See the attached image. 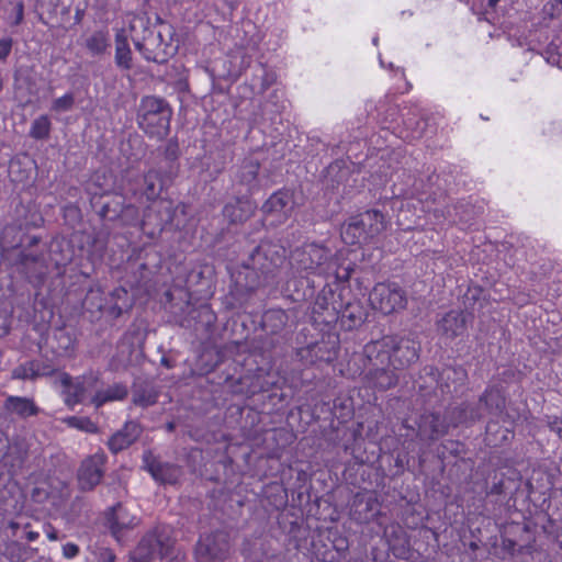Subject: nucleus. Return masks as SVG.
I'll list each match as a JSON object with an SVG mask.
<instances>
[{
    "mask_svg": "<svg viewBox=\"0 0 562 562\" xmlns=\"http://www.w3.org/2000/svg\"><path fill=\"white\" fill-rule=\"evenodd\" d=\"M56 383L61 387V395L69 408L90 398V403L99 408L106 403L122 401L127 396V387L124 384L115 383L106 387H100L99 378L93 373L78 378H71L68 373H60Z\"/></svg>",
    "mask_w": 562,
    "mask_h": 562,
    "instance_id": "obj_1",
    "label": "nucleus"
},
{
    "mask_svg": "<svg viewBox=\"0 0 562 562\" xmlns=\"http://www.w3.org/2000/svg\"><path fill=\"white\" fill-rule=\"evenodd\" d=\"M132 41L146 60L166 63L177 52L171 25L159 22L148 27L143 16L128 19Z\"/></svg>",
    "mask_w": 562,
    "mask_h": 562,
    "instance_id": "obj_2",
    "label": "nucleus"
},
{
    "mask_svg": "<svg viewBox=\"0 0 562 562\" xmlns=\"http://www.w3.org/2000/svg\"><path fill=\"white\" fill-rule=\"evenodd\" d=\"M364 352L369 360L375 355L376 361L384 364L386 361L394 370L409 366L418 359V346L408 338L385 336L379 341L368 344Z\"/></svg>",
    "mask_w": 562,
    "mask_h": 562,
    "instance_id": "obj_3",
    "label": "nucleus"
},
{
    "mask_svg": "<svg viewBox=\"0 0 562 562\" xmlns=\"http://www.w3.org/2000/svg\"><path fill=\"white\" fill-rule=\"evenodd\" d=\"M386 228L384 216L379 211H367L351 217L341 228V238L348 245L360 244Z\"/></svg>",
    "mask_w": 562,
    "mask_h": 562,
    "instance_id": "obj_4",
    "label": "nucleus"
},
{
    "mask_svg": "<svg viewBox=\"0 0 562 562\" xmlns=\"http://www.w3.org/2000/svg\"><path fill=\"white\" fill-rule=\"evenodd\" d=\"M329 256V250L323 246L307 244L301 251H295L292 258L301 270L326 277L336 272V265Z\"/></svg>",
    "mask_w": 562,
    "mask_h": 562,
    "instance_id": "obj_5",
    "label": "nucleus"
},
{
    "mask_svg": "<svg viewBox=\"0 0 562 562\" xmlns=\"http://www.w3.org/2000/svg\"><path fill=\"white\" fill-rule=\"evenodd\" d=\"M228 533L216 531L201 535L194 550L196 562H224L229 554Z\"/></svg>",
    "mask_w": 562,
    "mask_h": 562,
    "instance_id": "obj_6",
    "label": "nucleus"
},
{
    "mask_svg": "<svg viewBox=\"0 0 562 562\" xmlns=\"http://www.w3.org/2000/svg\"><path fill=\"white\" fill-rule=\"evenodd\" d=\"M372 308L384 315L397 312L406 306L407 300L404 290L396 283H378L369 296Z\"/></svg>",
    "mask_w": 562,
    "mask_h": 562,
    "instance_id": "obj_7",
    "label": "nucleus"
},
{
    "mask_svg": "<svg viewBox=\"0 0 562 562\" xmlns=\"http://www.w3.org/2000/svg\"><path fill=\"white\" fill-rule=\"evenodd\" d=\"M138 524L139 518L123 504H117L105 512V525L117 541H121L124 535Z\"/></svg>",
    "mask_w": 562,
    "mask_h": 562,
    "instance_id": "obj_8",
    "label": "nucleus"
},
{
    "mask_svg": "<svg viewBox=\"0 0 562 562\" xmlns=\"http://www.w3.org/2000/svg\"><path fill=\"white\" fill-rule=\"evenodd\" d=\"M105 460L104 453H94L82 461L78 470V483L81 490H92L100 483Z\"/></svg>",
    "mask_w": 562,
    "mask_h": 562,
    "instance_id": "obj_9",
    "label": "nucleus"
},
{
    "mask_svg": "<svg viewBox=\"0 0 562 562\" xmlns=\"http://www.w3.org/2000/svg\"><path fill=\"white\" fill-rule=\"evenodd\" d=\"M293 205V193L290 190H280L266 201L262 209L267 215L276 216V220L271 221L274 223L285 220L291 214Z\"/></svg>",
    "mask_w": 562,
    "mask_h": 562,
    "instance_id": "obj_10",
    "label": "nucleus"
},
{
    "mask_svg": "<svg viewBox=\"0 0 562 562\" xmlns=\"http://www.w3.org/2000/svg\"><path fill=\"white\" fill-rule=\"evenodd\" d=\"M151 539L150 553H154V560L159 559L160 562H183L184 551L177 547L170 539Z\"/></svg>",
    "mask_w": 562,
    "mask_h": 562,
    "instance_id": "obj_11",
    "label": "nucleus"
},
{
    "mask_svg": "<svg viewBox=\"0 0 562 562\" xmlns=\"http://www.w3.org/2000/svg\"><path fill=\"white\" fill-rule=\"evenodd\" d=\"M144 462L146 464V469L157 482L175 484L180 476L179 468L168 463L156 462L155 460H151L150 453H146L144 456Z\"/></svg>",
    "mask_w": 562,
    "mask_h": 562,
    "instance_id": "obj_12",
    "label": "nucleus"
},
{
    "mask_svg": "<svg viewBox=\"0 0 562 562\" xmlns=\"http://www.w3.org/2000/svg\"><path fill=\"white\" fill-rule=\"evenodd\" d=\"M171 111H162L160 115L142 116L139 127L150 136L164 138L170 127Z\"/></svg>",
    "mask_w": 562,
    "mask_h": 562,
    "instance_id": "obj_13",
    "label": "nucleus"
},
{
    "mask_svg": "<svg viewBox=\"0 0 562 562\" xmlns=\"http://www.w3.org/2000/svg\"><path fill=\"white\" fill-rule=\"evenodd\" d=\"M140 435V426L136 422L125 423L123 429L115 432L108 445L112 452L116 453L132 445Z\"/></svg>",
    "mask_w": 562,
    "mask_h": 562,
    "instance_id": "obj_14",
    "label": "nucleus"
},
{
    "mask_svg": "<svg viewBox=\"0 0 562 562\" xmlns=\"http://www.w3.org/2000/svg\"><path fill=\"white\" fill-rule=\"evenodd\" d=\"M448 425L438 415L427 414L422 416L418 424V436L422 439L435 440L443 436L448 430Z\"/></svg>",
    "mask_w": 562,
    "mask_h": 562,
    "instance_id": "obj_15",
    "label": "nucleus"
},
{
    "mask_svg": "<svg viewBox=\"0 0 562 562\" xmlns=\"http://www.w3.org/2000/svg\"><path fill=\"white\" fill-rule=\"evenodd\" d=\"M53 371L54 369L49 364L43 361L32 360L18 366L12 371V375L14 379L33 380L40 376L49 375Z\"/></svg>",
    "mask_w": 562,
    "mask_h": 562,
    "instance_id": "obj_16",
    "label": "nucleus"
},
{
    "mask_svg": "<svg viewBox=\"0 0 562 562\" xmlns=\"http://www.w3.org/2000/svg\"><path fill=\"white\" fill-rule=\"evenodd\" d=\"M467 317L462 312L451 311L439 322L440 331L447 337L461 335L465 329Z\"/></svg>",
    "mask_w": 562,
    "mask_h": 562,
    "instance_id": "obj_17",
    "label": "nucleus"
},
{
    "mask_svg": "<svg viewBox=\"0 0 562 562\" xmlns=\"http://www.w3.org/2000/svg\"><path fill=\"white\" fill-rule=\"evenodd\" d=\"M85 48L92 55L99 56L106 53L110 47V35L106 30H95L83 37Z\"/></svg>",
    "mask_w": 562,
    "mask_h": 562,
    "instance_id": "obj_18",
    "label": "nucleus"
},
{
    "mask_svg": "<svg viewBox=\"0 0 562 562\" xmlns=\"http://www.w3.org/2000/svg\"><path fill=\"white\" fill-rule=\"evenodd\" d=\"M335 299V293L331 290H323L316 297L313 311L314 313L321 314L325 312L329 317L328 321L335 319L340 313L341 304Z\"/></svg>",
    "mask_w": 562,
    "mask_h": 562,
    "instance_id": "obj_19",
    "label": "nucleus"
},
{
    "mask_svg": "<svg viewBox=\"0 0 562 562\" xmlns=\"http://www.w3.org/2000/svg\"><path fill=\"white\" fill-rule=\"evenodd\" d=\"M115 63L119 67L130 69L132 66V53L128 45L127 31L122 29L115 34Z\"/></svg>",
    "mask_w": 562,
    "mask_h": 562,
    "instance_id": "obj_20",
    "label": "nucleus"
},
{
    "mask_svg": "<svg viewBox=\"0 0 562 562\" xmlns=\"http://www.w3.org/2000/svg\"><path fill=\"white\" fill-rule=\"evenodd\" d=\"M5 408L22 417L34 416L38 413V408L31 398L20 396H9Z\"/></svg>",
    "mask_w": 562,
    "mask_h": 562,
    "instance_id": "obj_21",
    "label": "nucleus"
},
{
    "mask_svg": "<svg viewBox=\"0 0 562 562\" xmlns=\"http://www.w3.org/2000/svg\"><path fill=\"white\" fill-rule=\"evenodd\" d=\"M255 210L250 200H237L235 204H226L223 212L231 222H241L246 220Z\"/></svg>",
    "mask_w": 562,
    "mask_h": 562,
    "instance_id": "obj_22",
    "label": "nucleus"
},
{
    "mask_svg": "<svg viewBox=\"0 0 562 562\" xmlns=\"http://www.w3.org/2000/svg\"><path fill=\"white\" fill-rule=\"evenodd\" d=\"M481 403L491 414H501L505 407V397L499 389L491 387L482 396Z\"/></svg>",
    "mask_w": 562,
    "mask_h": 562,
    "instance_id": "obj_23",
    "label": "nucleus"
},
{
    "mask_svg": "<svg viewBox=\"0 0 562 562\" xmlns=\"http://www.w3.org/2000/svg\"><path fill=\"white\" fill-rule=\"evenodd\" d=\"M373 362V366L378 367L381 364L379 361H376L375 353L373 355V358L371 360ZM374 384L376 387L381 390H386L392 387L396 384L398 376L394 373V369H385V368H375L374 372Z\"/></svg>",
    "mask_w": 562,
    "mask_h": 562,
    "instance_id": "obj_24",
    "label": "nucleus"
},
{
    "mask_svg": "<svg viewBox=\"0 0 562 562\" xmlns=\"http://www.w3.org/2000/svg\"><path fill=\"white\" fill-rule=\"evenodd\" d=\"M162 111H170L162 99L146 97L140 102L138 119L142 116L160 115Z\"/></svg>",
    "mask_w": 562,
    "mask_h": 562,
    "instance_id": "obj_25",
    "label": "nucleus"
},
{
    "mask_svg": "<svg viewBox=\"0 0 562 562\" xmlns=\"http://www.w3.org/2000/svg\"><path fill=\"white\" fill-rule=\"evenodd\" d=\"M68 427L75 428L88 434H95L98 426L89 417L68 416L61 419Z\"/></svg>",
    "mask_w": 562,
    "mask_h": 562,
    "instance_id": "obj_26",
    "label": "nucleus"
},
{
    "mask_svg": "<svg viewBox=\"0 0 562 562\" xmlns=\"http://www.w3.org/2000/svg\"><path fill=\"white\" fill-rule=\"evenodd\" d=\"M151 539L145 538L140 541L136 550L132 553L128 562H151L154 561V553H150Z\"/></svg>",
    "mask_w": 562,
    "mask_h": 562,
    "instance_id": "obj_27",
    "label": "nucleus"
},
{
    "mask_svg": "<svg viewBox=\"0 0 562 562\" xmlns=\"http://www.w3.org/2000/svg\"><path fill=\"white\" fill-rule=\"evenodd\" d=\"M49 131L50 121L47 115H42L32 123L30 134L36 139H42L48 136Z\"/></svg>",
    "mask_w": 562,
    "mask_h": 562,
    "instance_id": "obj_28",
    "label": "nucleus"
},
{
    "mask_svg": "<svg viewBox=\"0 0 562 562\" xmlns=\"http://www.w3.org/2000/svg\"><path fill=\"white\" fill-rule=\"evenodd\" d=\"M259 171V165L255 161L246 162L241 166L239 171V180L241 183L252 186Z\"/></svg>",
    "mask_w": 562,
    "mask_h": 562,
    "instance_id": "obj_29",
    "label": "nucleus"
},
{
    "mask_svg": "<svg viewBox=\"0 0 562 562\" xmlns=\"http://www.w3.org/2000/svg\"><path fill=\"white\" fill-rule=\"evenodd\" d=\"M90 562H114L115 555L108 548H97L91 551L90 557L88 558Z\"/></svg>",
    "mask_w": 562,
    "mask_h": 562,
    "instance_id": "obj_30",
    "label": "nucleus"
},
{
    "mask_svg": "<svg viewBox=\"0 0 562 562\" xmlns=\"http://www.w3.org/2000/svg\"><path fill=\"white\" fill-rule=\"evenodd\" d=\"M74 101V95L71 93H66L54 101L52 109L57 112L68 111L71 109Z\"/></svg>",
    "mask_w": 562,
    "mask_h": 562,
    "instance_id": "obj_31",
    "label": "nucleus"
},
{
    "mask_svg": "<svg viewBox=\"0 0 562 562\" xmlns=\"http://www.w3.org/2000/svg\"><path fill=\"white\" fill-rule=\"evenodd\" d=\"M157 179V176L155 172H148L145 177H144V181L145 183L147 184V188H146V191H145V194L147 195L148 199H151L154 196H156L158 194V189L154 182V180Z\"/></svg>",
    "mask_w": 562,
    "mask_h": 562,
    "instance_id": "obj_32",
    "label": "nucleus"
},
{
    "mask_svg": "<svg viewBox=\"0 0 562 562\" xmlns=\"http://www.w3.org/2000/svg\"><path fill=\"white\" fill-rule=\"evenodd\" d=\"M23 19H24V5L20 1L16 3L13 13H11L8 16V22L10 23V25L15 26V25H19L20 23H22Z\"/></svg>",
    "mask_w": 562,
    "mask_h": 562,
    "instance_id": "obj_33",
    "label": "nucleus"
},
{
    "mask_svg": "<svg viewBox=\"0 0 562 562\" xmlns=\"http://www.w3.org/2000/svg\"><path fill=\"white\" fill-rule=\"evenodd\" d=\"M13 46V41L11 37L0 38V61L5 60V58L10 55Z\"/></svg>",
    "mask_w": 562,
    "mask_h": 562,
    "instance_id": "obj_34",
    "label": "nucleus"
},
{
    "mask_svg": "<svg viewBox=\"0 0 562 562\" xmlns=\"http://www.w3.org/2000/svg\"><path fill=\"white\" fill-rule=\"evenodd\" d=\"M134 402L140 406H149L156 402V394L151 392L148 394H135Z\"/></svg>",
    "mask_w": 562,
    "mask_h": 562,
    "instance_id": "obj_35",
    "label": "nucleus"
},
{
    "mask_svg": "<svg viewBox=\"0 0 562 562\" xmlns=\"http://www.w3.org/2000/svg\"><path fill=\"white\" fill-rule=\"evenodd\" d=\"M79 553V547L72 542H67L63 546V557L65 559H74Z\"/></svg>",
    "mask_w": 562,
    "mask_h": 562,
    "instance_id": "obj_36",
    "label": "nucleus"
},
{
    "mask_svg": "<svg viewBox=\"0 0 562 562\" xmlns=\"http://www.w3.org/2000/svg\"><path fill=\"white\" fill-rule=\"evenodd\" d=\"M276 256H271V258L269 259L270 260V263L273 266V267H278L279 265L282 263V258L284 256V252L285 250L284 249H277L276 251H273Z\"/></svg>",
    "mask_w": 562,
    "mask_h": 562,
    "instance_id": "obj_37",
    "label": "nucleus"
},
{
    "mask_svg": "<svg viewBox=\"0 0 562 562\" xmlns=\"http://www.w3.org/2000/svg\"><path fill=\"white\" fill-rule=\"evenodd\" d=\"M20 167V162L18 160H11L9 165V175L12 178L13 181H20L22 178L15 177V172L18 171Z\"/></svg>",
    "mask_w": 562,
    "mask_h": 562,
    "instance_id": "obj_38",
    "label": "nucleus"
},
{
    "mask_svg": "<svg viewBox=\"0 0 562 562\" xmlns=\"http://www.w3.org/2000/svg\"><path fill=\"white\" fill-rule=\"evenodd\" d=\"M271 252L270 245L261 244L256 250V257L263 255L268 259V255Z\"/></svg>",
    "mask_w": 562,
    "mask_h": 562,
    "instance_id": "obj_39",
    "label": "nucleus"
},
{
    "mask_svg": "<svg viewBox=\"0 0 562 562\" xmlns=\"http://www.w3.org/2000/svg\"><path fill=\"white\" fill-rule=\"evenodd\" d=\"M550 427L562 439V418L560 420L555 419L554 422H552L550 424Z\"/></svg>",
    "mask_w": 562,
    "mask_h": 562,
    "instance_id": "obj_40",
    "label": "nucleus"
},
{
    "mask_svg": "<svg viewBox=\"0 0 562 562\" xmlns=\"http://www.w3.org/2000/svg\"><path fill=\"white\" fill-rule=\"evenodd\" d=\"M45 532H46V536L47 538L50 540V541H56L58 539V532L55 528H53L52 526H47L45 528Z\"/></svg>",
    "mask_w": 562,
    "mask_h": 562,
    "instance_id": "obj_41",
    "label": "nucleus"
},
{
    "mask_svg": "<svg viewBox=\"0 0 562 562\" xmlns=\"http://www.w3.org/2000/svg\"><path fill=\"white\" fill-rule=\"evenodd\" d=\"M25 537H26L27 541L33 542L38 539L40 533L36 531H27Z\"/></svg>",
    "mask_w": 562,
    "mask_h": 562,
    "instance_id": "obj_42",
    "label": "nucleus"
},
{
    "mask_svg": "<svg viewBox=\"0 0 562 562\" xmlns=\"http://www.w3.org/2000/svg\"><path fill=\"white\" fill-rule=\"evenodd\" d=\"M451 373H453V374H456V375H459V378H460V379H461V378H463V375H464V373H463V371H462V370H459V371H457V370H447V371L445 372V374H446L447 379H450V374H451Z\"/></svg>",
    "mask_w": 562,
    "mask_h": 562,
    "instance_id": "obj_43",
    "label": "nucleus"
},
{
    "mask_svg": "<svg viewBox=\"0 0 562 562\" xmlns=\"http://www.w3.org/2000/svg\"><path fill=\"white\" fill-rule=\"evenodd\" d=\"M276 315L278 318L282 319L284 317L283 312L281 311H271L266 314V318H269L270 316Z\"/></svg>",
    "mask_w": 562,
    "mask_h": 562,
    "instance_id": "obj_44",
    "label": "nucleus"
},
{
    "mask_svg": "<svg viewBox=\"0 0 562 562\" xmlns=\"http://www.w3.org/2000/svg\"><path fill=\"white\" fill-rule=\"evenodd\" d=\"M20 525L15 521L9 522V528L12 530V535L14 536L16 533V530L19 529Z\"/></svg>",
    "mask_w": 562,
    "mask_h": 562,
    "instance_id": "obj_45",
    "label": "nucleus"
},
{
    "mask_svg": "<svg viewBox=\"0 0 562 562\" xmlns=\"http://www.w3.org/2000/svg\"><path fill=\"white\" fill-rule=\"evenodd\" d=\"M33 497L37 501H42L43 498L41 497V488L40 487H35L34 488V492H33Z\"/></svg>",
    "mask_w": 562,
    "mask_h": 562,
    "instance_id": "obj_46",
    "label": "nucleus"
},
{
    "mask_svg": "<svg viewBox=\"0 0 562 562\" xmlns=\"http://www.w3.org/2000/svg\"><path fill=\"white\" fill-rule=\"evenodd\" d=\"M403 124L405 125V127L407 130L412 128V126H413V122L411 119H408V120L403 119Z\"/></svg>",
    "mask_w": 562,
    "mask_h": 562,
    "instance_id": "obj_47",
    "label": "nucleus"
},
{
    "mask_svg": "<svg viewBox=\"0 0 562 562\" xmlns=\"http://www.w3.org/2000/svg\"><path fill=\"white\" fill-rule=\"evenodd\" d=\"M272 80H273V76L267 74V79H266V82H265V87L269 86L272 82Z\"/></svg>",
    "mask_w": 562,
    "mask_h": 562,
    "instance_id": "obj_48",
    "label": "nucleus"
},
{
    "mask_svg": "<svg viewBox=\"0 0 562 562\" xmlns=\"http://www.w3.org/2000/svg\"><path fill=\"white\" fill-rule=\"evenodd\" d=\"M501 0H488L491 7H495Z\"/></svg>",
    "mask_w": 562,
    "mask_h": 562,
    "instance_id": "obj_49",
    "label": "nucleus"
},
{
    "mask_svg": "<svg viewBox=\"0 0 562 562\" xmlns=\"http://www.w3.org/2000/svg\"><path fill=\"white\" fill-rule=\"evenodd\" d=\"M346 547V540L341 541V547H337L338 549H344Z\"/></svg>",
    "mask_w": 562,
    "mask_h": 562,
    "instance_id": "obj_50",
    "label": "nucleus"
},
{
    "mask_svg": "<svg viewBox=\"0 0 562 562\" xmlns=\"http://www.w3.org/2000/svg\"><path fill=\"white\" fill-rule=\"evenodd\" d=\"M106 192H108V189H103V190L100 192V194H104V193H106ZM94 194H99V192H97V191H95V192H94Z\"/></svg>",
    "mask_w": 562,
    "mask_h": 562,
    "instance_id": "obj_51",
    "label": "nucleus"
},
{
    "mask_svg": "<svg viewBox=\"0 0 562 562\" xmlns=\"http://www.w3.org/2000/svg\"><path fill=\"white\" fill-rule=\"evenodd\" d=\"M406 138H416L417 136L413 133L412 135H406Z\"/></svg>",
    "mask_w": 562,
    "mask_h": 562,
    "instance_id": "obj_52",
    "label": "nucleus"
},
{
    "mask_svg": "<svg viewBox=\"0 0 562 562\" xmlns=\"http://www.w3.org/2000/svg\"><path fill=\"white\" fill-rule=\"evenodd\" d=\"M492 427H493V425L490 423V424L487 425V427H486L487 431H491V430H492Z\"/></svg>",
    "mask_w": 562,
    "mask_h": 562,
    "instance_id": "obj_53",
    "label": "nucleus"
},
{
    "mask_svg": "<svg viewBox=\"0 0 562 562\" xmlns=\"http://www.w3.org/2000/svg\"><path fill=\"white\" fill-rule=\"evenodd\" d=\"M376 43H378V37H374L373 38V44L376 45Z\"/></svg>",
    "mask_w": 562,
    "mask_h": 562,
    "instance_id": "obj_54",
    "label": "nucleus"
},
{
    "mask_svg": "<svg viewBox=\"0 0 562 562\" xmlns=\"http://www.w3.org/2000/svg\"><path fill=\"white\" fill-rule=\"evenodd\" d=\"M262 268H265L266 270H269V267L263 265Z\"/></svg>",
    "mask_w": 562,
    "mask_h": 562,
    "instance_id": "obj_55",
    "label": "nucleus"
}]
</instances>
